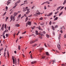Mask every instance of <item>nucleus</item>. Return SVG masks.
<instances>
[{
    "label": "nucleus",
    "mask_w": 66,
    "mask_h": 66,
    "mask_svg": "<svg viewBox=\"0 0 66 66\" xmlns=\"http://www.w3.org/2000/svg\"><path fill=\"white\" fill-rule=\"evenodd\" d=\"M11 3V0H9L7 2L6 4H7V5H9Z\"/></svg>",
    "instance_id": "1"
},
{
    "label": "nucleus",
    "mask_w": 66,
    "mask_h": 66,
    "mask_svg": "<svg viewBox=\"0 0 66 66\" xmlns=\"http://www.w3.org/2000/svg\"><path fill=\"white\" fill-rule=\"evenodd\" d=\"M57 47L59 50H60V49H61V45H60L58 44L57 45Z\"/></svg>",
    "instance_id": "2"
},
{
    "label": "nucleus",
    "mask_w": 66,
    "mask_h": 66,
    "mask_svg": "<svg viewBox=\"0 0 66 66\" xmlns=\"http://www.w3.org/2000/svg\"><path fill=\"white\" fill-rule=\"evenodd\" d=\"M37 28H38L39 30H41V31H43V29H42V28H40V27H37Z\"/></svg>",
    "instance_id": "3"
},
{
    "label": "nucleus",
    "mask_w": 66,
    "mask_h": 66,
    "mask_svg": "<svg viewBox=\"0 0 66 66\" xmlns=\"http://www.w3.org/2000/svg\"><path fill=\"white\" fill-rule=\"evenodd\" d=\"M39 35H40V36H41V38H41V39H42V36H43V34L42 33L41 34H40V33H39Z\"/></svg>",
    "instance_id": "4"
},
{
    "label": "nucleus",
    "mask_w": 66,
    "mask_h": 66,
    "mask_svg": "<svg viewBox=\"0 0 66 66\" xmlns=\"http://www.w3.org/2000/svg\"><path fill=\"white\" fill-rule=\"evenodd\" d=\"M52 15V13H49V14L47 15V16L49 17V16H50L51 15Z\"/></svg>",
    "instance_id": "5"
},
{
    "label": "nucleus",
    "mask_w": 66,
    "mask_h": 66,
    "mask_svg": "<svg viewBox=\"0 0 66 66\" xmlns=\"http://www.w3.org/2000/svg\"><path fill=\"white\" fill-rule=\"evenodd\" d=\"M18 14V13L17 12H14V16H17V15Z\"/></svg>",
    "instance_id": "6"
},
{
    "label": "nucleus",
    "mask_w": 66,
    "mask_h": 66,
    "mask_svg": "<svg viewBox=\"0 0 66 66\" xmlns=\"http://www.w3.org/2000/svg\"><path fill=\"white\" fill-rule=\"evenodd\" d=\"M36 34L37 35H39V34H38V31L37 30H36Z\"/></svg>",
    "instance_id": "7"
},
{
    "label": "nucleus",
    "mask_w": 66,
    "mask_h": 66,
    "mask_svg": "<svg viewBox=\"0 0 66 66\" xmlns=\"http://www.w3.org/2000/svg\"><path fill=\"white\" fill-rule=\"evenodd\" d=\"M35 43V41H31L30 42V43L31 44H33V43Z\"/></svg>",
    "instance_id": "8"
},
{
    "label": "nucleus",
    "mask_w": 66,
    "mask_h": 66,
    "mask_svg": "<svg viewBox=\"0 0 66 66\" xmlns=\"http://www.w3.org/2000/svg\"><path fill=\"white\" fill-rule=\"evenodd\" d=\"M20 1H21L20 0H19L18 1L16 2L15 3V5H16V4H17L18 3H19V2H20Z\"/></svg>",
    "instance_id": "9"
},
{
    "label": "nucleus",
    "mask_w": 66,
    "mask_h": 66,
    "mask_svg": "<svg viewBox=\"0 0 66 66\" xmlns=\"http://www.w3.org/2000/svg\"><path fill=\"white\" fill-rule=\"evenodd\" d=\"M28 25H31V21H28Z\"/></svg>",
    "instance_id": "10"
},
{
    "label": "nucleus",
    "mask_w": 66,
    "mask_h": 66,
    "mask_svg": "<svg viewBox=\"0 0 66 66\" xmlns=\"http://www.w3.org/2000/svg\"><path fill=\"white\" fill-rule=\"evenodd\" d=\"M52 30H53L54 31L55 30V29L54 28V27L53 26H52Z\"/></svg>",
    "instance_id": "11"
},
{
    "label": "nucleus",
    "mask_w": 66,
    "mask_h": 66,
    "mask_svg": "<svg viewBox=\"0 0 66 66\" xmlns=\"http://www.w3.org/2000/svg\"><path fill=\"white\" fill-rule=\"evenodd\" d=\"M44 50V48H40L39 49V51L40 52H42L41 51H42V50Z\"/></svg>",
    "instance_id": "12"
},
{
    "label": "nucleus",
    "mask_w": 66,
    "mask_h": 66,
    "mask_svg": "<svg viewBox=\"0 0 66 66\" xmlns=\"http://www.w3.org/2000/svg\"><path fill=\"white\" fill-rule=\"evenodd\" d=\"M61 7H62V6H60L56 10V11H58V10L60 9Z\"/></svg>",
    "instance_id": "13"
},
{
    "label": "nucleus",
    "mask_w": 66,
    "mask_h": 66,
    "mask_svg": "<svg viewBox=\"0 0 66 66\" xmlns=\"http://www.w3.org/2000/svg\"><path fill=\"white\" fill-rule=\"evenodd\" d=\"M35 63H36V61H33L31 62V64H33Z\"/></svg>",
    "instance_id": "14"
},
{
    "label": "nucleus",
    "mask_w": 66,
    "mask_h": 66,
    "mask_svg": "<svg viewBox=\"0 0 66 66\" xmlns=\"http://www.w3.org/2000/svg\"><path fill=\"white\" fill-rule=\"evenodd\" d=\"M41 33H43V34H46V32L45 31H43V32H40Z\"/></svg>",
    "instance_id": "15"
},
{
    "label": "nucleus",
    "mask_w": 66,
    "mask_h": 66,
    "mask_svg": "<svg viewBox=\"0 0 66 66\" xmlns=\"http://www.w3.org/2000/svg\"><path fill=\"white\" fill-rule=\"evenodd\" d=\"M57 19H58V17H56L55 18L54 20V21H55V20H57Z\"/></svg>",
    "instance_id": "16"
},
{
    "label": "nucleus",
    "mask_w": 66,
    "mask_h": 66,
    "mask_svg": "<svg viewBox=\"0 0 66 66\" xmlns=\"http://www.w3.org/2000/svg\"><path fill=\"white\" fill-rule=\"evenodd\" d=\"M62 14H63V12H61L59 14V16H61V15Z\"/></svg>",
    "instance_id": "17"
},
{
    "label": "nucleus",
    "mask_w": 66,
    "mask_h": 66,
    "mask_svg": "<svg viewBox=\"0 0 66 66\" xmlns=\"http://www.w3.org/2000/svg\"><path fill=\"white\" fill-rule=\"evenodd\" d=\"M16 26L17 27H19V26H20V25L18 24H16Z\"/></svg>",
    "instance_id": "18"
},
{
    "label": "nucleus",
    "mask_w": 66,
    "mask_h": 66,
    "mask_svg": "<svg viewBox=\"0 0 66 66\" xmlns=\"http://www.w3.org/2000/svg\"><path fill=\"white\" fill-rule=\"evenodd\" d=\"M35 26H34L33 27H31V29L32 30H34V28H35Z\"/></svg>",
    "instance_id": "19"
},
{
    "label": "nucleus",
    "mask_w": 66,
    "mask_h": 66,
    "mask_svg": "<svg viewBox=\"0 0 66 66\" xmlns=\"http://www.w3.org/2000/svg\"><path fill=\"white\" fill-rule=\"evenodd\" d=\"M40 14H41V13H40V12H39L38 13H36V14H37V15H40Z\"/></svg>",
    "instance_id": "20"
},
{
    "label": "nucleus",
    "mask_w": 66,
    "mask_h": 66,
    "mask_svg": "<svg viewBox=\"0 0 66 66\" xmlns=\"http://www.w3.org/2000/svg\"><path fill=\"white\" fill-rule=\"evenodd\" d=\"M10 19L13 20V15H11L10 16Z\"/></svg>",
    "instance_id": "21"
},
{
    "label": "nucleus",
    "mask_w": 66,
    "mask_h": 66,
    "mask_svg": "<svg viewBox=\"0 0 66 66\" xmlns=\"http://www.w3.org/2000/svg\"><path fill=\"white\" fill-rule=\"evenodd\" d=\"M9 19V17H7L5 21H7V19Z\"/></svg>",
    "instance_id": "22"
},
{
    "label": "nucleus",
    "mask_w": 66,
    "mask_h": 66,
    "mask_svg": "<svg viewBox=\"0 0 66 66\" xmlns=\"http://www.w3.org/2000/svg\"><path fill=\"white\" fill-rule=\"evenodd\" d=\"M28 20V17H26V21H27Z\"/></svg>",
    "instance_id": "23"
},
{
    "label": "nucleus",
    "mask_w": 66,
    "mask_h": 66,
    "mask_svg": "<svg viewBox=\"0 0 66 66\" xmlns=\"http://www.w3.org/2000/svg\"><path fill=\"white\" fill-rule=\"evenodd\" d=\"M40 24L41 25V26H43V25H44V23H40Z\"/></svg>",
    "instance_id": "24"
},
{
    "label": "nucleus",
    "mask_w": 66,
    "mask_h": 66,
    "mask_svg": "<svg viewBox=\"0 0 66 66\" xmlns=\"http://www.w3.org/2000/svg\"><path fill=\"white\" fill-rule=\"evenodd\" d=\"M18 49L19 50H20V49H21V48H20V45L18 46Z\"/></svg>",
    "instance_id": "25"
},
{
    "label": "nucleus",
    "mask_w": 66,
    "mask_h": 66,
    "mask_svg": "<svg viewBox=\"0 0 66 66\" xmlns=\"http://www.w3.org/2000/svg\"><path fill=\"white\" fill-rule=\"evenodd\" d=\"M46 54L47 55H49V53L48 52H46Z\"/></svg>",
    "instance_id": "26"
},
{
    "label": "nucleus",
    "mask_w": 66,
    "mask_h": 66,
    "mask_svg": "<svg viewBox=\"0 0 66 66\" xmlns=\"http://www.w3.org/2000/svg\"><path fill=\"white\" fill-rule=\"evenodd\" d=\"M52 23V22H51V21H50V22L49 23L50 25H51V24Z\"/></svg>",
    "instance_id": "27"
},
{
    "label": "nucleus",
    "mask_w": 66,
    "mask_h": 66,
    "mask_svg": "<svg viewBox=\"0 0 66 66\" xmlns=\"http://www.w3.org/2000/svg\"><path fill=\"white\" fill-rule=\"evenodd\" d=\"M21 14H20L18 16V18H20L21 17Z\"/></svg>",
    "instance_id": "28"
},
{
    "label": "nucleus",
    "mask_w": 66,
    "mask_h": 66,
    "mask_svg": "<svg viewBox=\"0 0 66 66\" xmlns=\"http://www.w3.org/2000/svg\"><path fill=\"white\" fill-rule=\"evenodd\" d=\"M28 8V7H27L25 9H25V10H26V11H27V9Z\"/></svg>",
    "instance_id": "29"
},
{
    "label": "nucleus",
    "mask_w": 66,
    "mask_h": 66,
    "mask_svg": "<svg viewBox=\"0 0 66 66\" xmlns=\"http://www.w3.org/2000/svg\"><path fill=\"white\" fill-rule=\"evenodd\" d=\"M30 12V11H28L26 13V14H28L29 13V12Z\"/></svg>",
    "instance_id": "30"
},
{
    "label": "nucleus",
    "mask_w": 66,
    "mask_h": 66,
    "mask_svg": "<svg viewBox=\"0 0 66 66\" xmlns=\"http://www.w3.org/2000/svg\"><path fill=\"white\" fill-rule=\"evenodd\" d=\"M46 36L47 38H49L50 37V36L49 35H46Z\"/></svg>",
    "instance_id": "31"
},
{
    "label": "nucleus",
    "mask_w": 66,
    "mask_h": 66,
    "mask_svg": "<svg viewBox=\"0 0 66 66\" xmlns=\"http://www.w3.org/2000/svg\"><path fill=\"white\" fill-rule=\"evenodd\" d=\"M26 31H25L24 32L22 33V34H24L25 33H26Z\"/></svg>",
    "instance_id": "32"
},
{
    "label": "nucleus",
    "mask_w": 66,
    "mask_h": 66,
    "mask_svg": "<svg viewBox=\"0 0 66 66\" xmlns=\"http://www.w3.org/2000/svg\"><path fill=\"white\" fill-rule=\"evenodd\" d=\"M3 48H1V49H0V51H1L2 50H3Z\"/></svg>",
    "instance_id": "33"
},
{
    "label": "nucleus",
    "mask_w": 66,
    "mask_h": 66,
    "mask_svg": "<svg viewBox=\"0 0 66 66\" xmlns=\"http://www.w3.org/2000/svg\"><path fill=\"white\" fill-rule=\"evenodd\" d=\"M55 28H58V26L56 25L55 27Z\"/></svg>",
    "instance_id": "34"
},
{
    "label": "nucleus",
    "mask_w": 66,
    "mask_h": 66,
    "mask_svg": "<svg viewBox=\"0 0 66 66\" xmlns=\"http://www.w3.org/2000/svg\"><path fill=\"white\" fill-rule=\"evenodd\" d=\"M45 56H42V59H45Z\"/></svg>",
    "instance_id": "35"
},
{
    "label": "nucleus",
    "mask_w": 66,
    "mask_h": 66,
    "mask_svg": "<svg viewBox=\"0 0 66 66\" xmlns=\"http://www.w3.org/2000/svg\"><path fill=\"white\" fill-rule=\"evenodd\" d=\"M1 28L2 30L3 31V30H4V27H2Z\"/></svg>",
    "instance_id": "36"
},
{
    "label": "nucleus",
    "mask_w": 66,
    "mask_h": 66,
    "mask_svg": "<svg viewBox=\"0 0 66 66\" xmlns=\"http://www.w3.org/2000/svg\"><path fill=\"white\" fill-rule=\"evenodd\" d=\"M53 34L54 36L55 35V32H54V31L53 32Z\"/></svg>",
    "instance_id": "37"
},
{
    "label": "nucleus",
    "mask_w": 66,
    "mask_h": 66,
    "mask_svg": "<svg viewBox=\"0 0 66 66\" xmlns=\"http://www.w3.org/2000/svg\"><path fill=\"white\" fill-rule=\"evenodd\" d=\"M37 45H38V44H35L34 45V46H37Z\"/></svg>",
    "instance_id": "38"
},
{
    "label": "nucleus",
    "mask_w": 66,
    "mask_h": 66,
    "mask_svg": "<svg viewBox=\"0 0 66 66\" xmlns=\"http://www.w3.org/2000/svg\"><path fill=\"white\" fill-rule=\"evenodd\" d=\"M37 40H38L37 39H35V40L34 41V42H35H35H36V41H37Z\"/></svg>",
    "instance_id": "39"
},
{
    "label": "nucleus",
    "mask_w": 66,
    "mask_h": 66,
    "mask_svg": "<svg viewBox=\"0 0 66 66\" xmlns=\"http://www.w3.org/2000/svg\"><path fill=\"white\" fill-rule=\"evenodd\" d=\"M66 3V1H65L63 3V5H64V4H65Z\"/></svg>",
    "instance_id": "40"
},
{
    "label": "nucleus",
    "mask_w": 66,
    "mask_h": 66,
    "mask_svg": "<svg viewBox=\"0 0 66 66\" xmlns=\"http://www.w3.org/2000/svg\"><path fill=\"white\" fill-rule=\"evenodd\" d=\"M40 19L41 20H43V18L42 17H41L40 18Z\"/></svg>",
    "instance_id": "41"
},
{
    "label": "nucleus",
    "mask_w": 66,
    "mask_h": 66,
    "mask_svg": "<svg viewBox=\"0 0 66 66\" xmlns=\"http://www.w3.org/2000/svg\"><path fill=\"white\" fill-rule=\"evenodd\" d=\"M64 7H61V9H60V10H62V9H63L64 8Z\"/></svg>",
    "instance_id": "42"
},
{
    "label": "nucleus",
    "mask_w": 66,
    "mask_h": 66,
    "mask_svg": "<svg viewBox=\"0 0 66 66\" xmlns=\"http://www.w3.org/2000/svg\"><path fill=\"white\" fill-rule=\"evenodd\" d=\"M44 9L45 10H46V9H47V8H46V6H44Z\"/></svg>",
    "instance_id": "43"
},
{
    "label": "nucleus",
    "mask_w": 66,
    "mask_h": 66,
    "mask_svg": "<svg viewBox=\"0 0 66 66\" xmlns=\"http://www.w3.org/2000/svg\"><path fill=\"white\" fill-rule=\"evenodd\" d=\"M15 35H16V33L14 32V34H13V36H14V37H15Z\"/></svg>",
    "instance_id": "44"
},
{
    "label": "nucleus",
    "mask_w": 66,
    "mask_h": 66,
    "mask_svg": "<svg viewBox=\"0 0 66 66\" xmlns=\"http://www.w3.org/2000/svg\"><path fill=\"white\" fill-rule=\"evenodd\" d=\"M6 36L7 37H8V36H9V35H8V34H6Z\"/></svg>",
    "instance_id": "45"
},
{
    "label": "nucleus",
    "mask_w": 66,
    "mask_h": 66,
    "mask_svg": "<svg viewBox=\"0 0 66 66\" xmlns=\"http://www.w3.org/2000/svg\"><path fill=\"white\" fill-rule=\"evenodd\" d=\"M32 36H33L34 37H35L36 36L34 34H32Z\"/></svg>",
    "instance_id": "46"
},
{
    "label": "nucleus",
    "mask_w": 66,
    "mask_h": 66,
    "mask_svg": "<svg viewBox=\"0 0 66 66\" xmlns=\"http://www.w3.org/2000/svg\"><path fill=\"white\" fill-rule=\"evenodd\" d=\"M3 37L4 39L5 38V36H4V35L3 36Z\"/></svg>",
    "instance_id": "47"
},
{
    "label": "nucleus",
    "mask_w": 66,
    "mask_h": 66,
    "mask_svg": "<svg viewBox=\"0 0 66 66\" xmlns=\"http://www.w3.org/2000/svg\"><path fill=\"white\" fill-rule=\"evenodd\" d=\"M61 65L63 66H65V64H61Z\"/></svg>",
    "instance_id": "48"
},
{
    "label": "nucleus",
    "mask_w": 66,
    "mask_h": 66,
    "mask_svg": "<svg viewBox=\"0 0 66 66\" xmlns=\"http://www.w3.org/2000/svg\"><path fill=\"white\" fill-rule=\"evenodd\" d=\"M15 18H13V21H15Z\"/></svg>",
    "instance_id": "49"
},
{
    "label": "nucleus",
    "mask_w": 66,
    "mask_h": 66,
    "mask_svg": "<svg viewBox=\"0 0 66 66\" xmlns=\"http://www.w3.org/2000/svg\"><path fill=\"white\" fill-rule=\"evenodd\" d=\"M44 4H45V2L43 3L42 4H41V5H44Z\"/></svg>",
    "instance_id": "50"
},
{
    "label": "nucleus",
    "mask_w": 66,
    "mask_h": 66,
    "mask_svg": "<svg viewBox=\"0 0 66 66\" xmlns=\"http://www.w3.org/2000/svg\"><path fill=\"white\" fill-rule=\"evenodd\" d=\"M10 26H9V29H8V30H10Z\"/></svg>",
    "instance_id": "51"
},
{
    "label": "nucleus",
    "mask_w": 66,
    "mask_h": 66,
    "mask_svg": "<svg viewBox=\"0 0 66 66\" xmlns=\"http://www.w3.org/2000/svg\"><path fill=\"white\" fill-rule=\"evenodd\" d=\"M4 24H3L2 26V27H3V28H4Z\"/></svg>",
    "instance_id": "52"
},
{
    "label": "nucleus",
    "mask_w": 66,
    "mask_h": 66,
    "mask_svg": "<svg viewBox=\"0 0 66 66\" xmlns=\"http://www.w3.org/2000/svg\"><path fill=\"white\" fill-rule=\"evenodd\" d=\"M7 53L8 56H9V52H7Z\"/></svg>",
    "instance_id": "53"
},
{
    "label": "nucleus",
    "mask_w": 66,
    "mask_h": 66,
    "mask_svg": "<svg viewBox=\"0 0 66 66\" xmlns=\"http://www.w3.org/2000/svg\"><path fill=\"white\" fill-rule=\"evenodd\" d=\"M23 17H24V16H22V17H21V19H22V18H23Z\"/></svg>",
    "instance_id": "54"
},
{
    "label": "nucleus",
    "mask_w": 66,
    "mask_h": 66,
    "mask_svg": "<svg viewBox=\"0 0 66 66\" xmlns=\"http://www.w3.org/2000/svg\"><path fill=\"white\" fill-rule=\"evenodd\" d=\"M15 58H13V62H15Z\"/></svg>",
    "instance_id": "55"
},
{
    "label": "nucleus",
    "mask_w": 66,
    "mask_h": 66,
    "mask_svg": "<svg viewBox=\"0 0 66 66\" xmlns=\"http://www.w3.org/2000/svg\"><path fill=\"white\" fill-rule=\"evenodd\" d=\"M44 45L46 47H47V45H46V44H45Z\"/></svg>",
    "instance_id": "56"
},
{
    "label": "nucleus",
    "mask_w": 66,
    "mask_h": 66,
    "mask_svg": "<svg viewBox=\"0 0 66 66\" xmlns=\"http://www.w3.org/2000/svg\"><path fill=\"white\" fill-rule=\"evenodd\" d=\"M6 12H5L4 14H3L4 15H5V14H6Z\"/></svg>",
    "instance_id": "57"
},
{
    "label": "nucleus",
    "mask_w": 66,
    "mask_h": 66,
    "mask_svg": "<svg viewBox=\"0 0 66 66\" xmlns=\"http://www.w3.org/2000/svg\"><path fill=\"white\" fill-rule=\"evenodd\" d=\"M26 10L24 9L23 10V12H26Z\"/></svg>",
    "instance_id": "58"
},
{
    "label": "nucleus",
    "mask_w": 66,
    "mask_h": 66,
    "mask_svg": "<svg viewBox=\"0 0 66 66\" xmlns=\"http://www.w3.org/2000/svg\"><path fill=\"white\" fill-rule=\"evenodd\" d=\"M60 32L61 33H63V31H62V30H61Z\"/></svg>",
    "instance_id": "59"
},
{
    "label": "nucleus",
    "mask_w": 66,
    "mask_h": 66,
    "mask_svg": "<svg viewBox=\"0 0 66 66\" xmlns=\"http://www.w3.org/2000/svg\"><path fill=\"white\" fill-rule=\"evenodd\" d=\"M14 52L15 53V54H16V53H17V52H16V51H14Z\"/></svg>",
    "instance_id": "60"
},
{
    "label": "nucleus",
    "mask_w": 66,
    "mask_h": 66,
    "mask_svg": "<svg viewBox=\"0 0 66 66\" xmlns=\"http://www.w3.org/2000/svg\"><path fill=\"white\" fill-rule=\"evenodd\" d=\"M34 7H35V6H33L32 7V9H34Z\"/></svg>",
    "instance_id": "61"
},
{
    "label": "nucleus",
    "mask_w": 66,
    "mask_h": 66,
    "mask_svg": "<svg viewBox=\"0 0 66 66\" xmlns=\"http://www.w3.org/2000/svg\"><path fill=\"white\" fill-rule=\"evenodd\" d=\"M5 30H6V32H8V30L6 29Z\"/></svg>",
    "instance_id": "62"
},
{
    "label": "nucleus",
    "mask_w": 66,
    "mask_h": 66,
    "mask_svg": "<svg viewBox=\"0 0 66 66\" xmlns=\"http://www.w3.org/2000/svg\"><path fill=\"white\" fill-rule=\"evenodd\" d=\"M6 9H8V7H7V6H6Z\"/></svg>",
    "instance_id": "63"
},
{
    "label": "nucleus",
    "mask_w": 66,
    "mask_h": 66,
    "mask_svg": "<svg viewBox=\"0 0 66 66\" xmlns=\"http://www.w3.org/2000/svg\"><path fill=\"white\" fill-rule=\"evenodd\" d=\"M32 15H30V16H28V17H32Z\"/></svg>",
    "instance_id": "64"
}]
</instances>
